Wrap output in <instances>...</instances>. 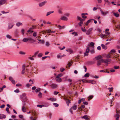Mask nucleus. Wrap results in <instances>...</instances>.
<instances>
[{"mask_svg": "<svg viewBox=\"0 0 120 120\" xmlns=\"http://www.w3.org/2000/svg\"><path fill=\"white\" fill-rule=\"evenodd\" d=\"M112 55L111 53L110 54H109L107 55L106 57L108 58H110Z\"/></svg>", "mask_w": 120, "mask_h": 120, "instance_id": "obj_35", "label": "nucleus"}, {"mask_svg": "<svg viewBox=\"0 0 120 120\" xmlns=\"http://www.w3.org/2000/svg\"><path fill=\"white\" fill-rule=\"evenodd\" d=\"M33 36L34 37H35L37 36V33L36 32H34L33 34Z\"/></svg>", "mask_w": 120, "mask_h": 120, "instance_id": "obj_51", "label": "nucleus"}, {"mask_svg": "<svg viewBox=\"0 0 120 120\" xmlns=\"http://www.w3.org/2000/svg\"><path fill=\"white\" fill-rule=\"evenodd\" d=\"M53 104L55 105V107H57L59 105L58 104L56 103H53Z\"/></svg>", "mask_w": 120, "mask_h": 120, "instance_id": "obj_42", "label": "nucleus"}, {"mask_svg": "<svg viewBox=\"0 0 120 120\" xmlns=\"http://www.w3.org/2000/svg\"><path fill=\"white\" fill-rule=\"evenodd\" d=\"M60 71L61 72H63L65 70V69L64 68H60Z\"/></svg>", "mask_w": 120, "mask_h": 120, "instance_id": "obj_45", "label": "nucleus"}, {"mask_svg": "<svg viewBox=\"0 0 120 120\" xmlns=\"http://www.w3.org/2000/svg\"><path fill=\"white\" fill-rule=\"evenodd\" d=\"M22 25V24L20 22H18L16 24V25L17 26H21Z\"/></svg>", "mask_w": 120, "mask_h": 120, "instance_id": "obj_26", "label": "nucleus"}, {"mask_svg": "<svg viewBox=\"0 0 120 120\" xmlns=\"http://www.w3.org/2000/svg\"><path fill=\"white\" fill-rule=\"evenodd\" d=\"M60 19L64 21H67L68 20V18L65 16H62L60 18Z\"/></svg>", "mask_w": 120, "mask_h": 120, "instance_id": "obj_17", "label": "nucleus"}, {"mask_svg": "<svg viewBox=\"0 0 120 120\" xmlns=\"http://www.w3.org/2000/svg\"><path fill=\"white\" fill-rule=\"evenodd\" d=\"M6 37L9 39H10L11 38V36L9 34H7V35Z\"/></svg>", "mask_w": 120, "mask_h": 120, "instance_id": "obj_54", "label": "nucleus"}, {"mask_svg": "<svg viewBox=\"0 0 120 120\" xmlns=\"http://www.w3.org/2000/svg\"><path fill=\"white\" fill-rule=\"evenodd\" d=\"M101 46L103 49H106L107 48V47L106 46L102 44L101 45Z\"/></svg>", "mask_w": 120, "mask_h": 120, "instance_id": "obj_23", "label": "nucleus"}, {"mask_svg": "<svg viewBox=\"0 0 120 120\" xmlns=\"http://www.w3.org/2000/svg\"><path fill=\"white\" fill-rule=\"evenodd\" d=\"M109 30H105L103 32V34L105 36H109L110 33L108 32Z\"/></svg>", "mask_w": 120, "mask_h": 120, "instance_id": "obj_3", "label": "nucleus"}, {"mask_svg": "<svg viewBox=\"0 0 120 120\" xmlns=\"http://www.w3.org/2000/svg\"><path fill=\"white\" fill-rule=\"evenodd\" d=\"M40 90V88L37 89L35 90V92H38Z\"/></svg>", "mask_w": 120, "mask_h": 120, "instance_id": "obj_52", "label": "nucleus"}, {"mask_svg": "<svg viewBox=\"0 0 120 120\" xmlns=\"http://www.w3.org/2000/svg\"><path fill=\"white\" fill-rule=\"evenodd\" d=\"M56 99L55 98H52L51 100V101H56Z\"/></svg>", "mask_w": 120, "mask_h": 120, "instance_id": "obj_53", "label": "nucleus"}, {"mask_svg": "<svg viewBox=\"0 0 120 120\" xmlns=\"http://www.w3.org/2000/svg\"><path fill=\"white\" fill-rule=\"evenodd\" d=\"M16 86H22L21 84L19 83L18 84H17L16 85Z\"/></svg>", "mask_w": 120, "mask_h": 120, "instance_id": "obj_63", "label": "nucleus"}, {"mask_svg": "<svg viewBox=\"0 0 120 120\" xmlns=\"http://www.w3.org/2000/svg\"><path fill=\"white\" fill-rule=\"evenodd\" d=\"M37 27H36L35 26H33L32 27L30 28V30H32V29H36V28Z\"/></svg>", "mask_w": 120, "mask_h": 120, "instance_id": "obj_28", "label": "nucleus"}, {"mask_svg": "<svg viewBox=\"0 0 120 120\" xmlns=\"http://www.w3.org/2000/svg\"><path fill=\"white\" fill-rule=\"evenodd\" d=\"M55 79L58 82H61L62 79L61 78H57L56 77Z\"/></svg>", "mask_w": 120, "mask_h": 120, "instance_id": "obj_20", "label": "nucleus"}, {"mask_svg": "<svg viewBox=\"0 0 120 120\" xmlns=\"http://www.w3.org/2000/svg\"><path fill=\"white\" fill-rule=\"evenodd\" d=\"M92 20L91 19H90L88 20L87 22L86 23L85 25H86L87 26L88 25V23H89L90 22L91 20Z\"/></svg>", "mask_w": 120, "mask_h": 120, "instance_id": "obj_39", "label": "nucleus"}, {"mask_svg": "<svg viewBox=\"0 0 120 120\" xmlns=\"http://www.w3.org/2000/svg\"><path fill=\"white\" fill-rule=\"evenodd\" d=\"M105 36L103 33H101V37L102 38H103Z\"/></svg>", "mask_w": 120, "mask_h": 120, "instance_id": "obj_64", "label": "nucleus"}, {"mask_svg": "<svg viewBox=\"0 0 120 120\" xmlns=\"http://www.w3.org/2000/svg\"><path fill=\"white\" fill-rule=\"evenodd\" d=\"M83 104L85 105H87L88 104V102L86 101H85L83 102Z\"/></svg>", "mask_w": 120, "mask_h": 120, "instance_id": "obj_58", "label": "nucleus"}, {"mask_svg": "<svg viewBox=\"0 0 120 120\" xmlns=\"http://www.w3.org/2000/svg\"><path fill=\"white\" fill-rule=\"evenodd\" d=\"M22 110L23 112H26V109L25 106H22Z\"/></svg>", "mask_w": 120, "mask_h": 120, "instance_id": "obj_21", "label": "nucleus"}, {"mask_svg": "<svg viewBox=\"0 0 120 120\" xmlns=\"http://www.w3.org/2000/svg\"><path fill=\"white\" fill-rule=\"evenodd\" d=\"M13 26V25L12 24L10 23L9 24L8 28L9 29H10L12 28Z\"/></svg>", "mask_w": 120, "mask_h": 120, "instance_id": "obj_24", "label": "nucleus"}, {"mask_svg": "<svg viewBox=\"0 0 120 120\" xmlns=\"http://www.w3.org/2000/svg\"><path fill=\"white\" fill-rule=\"evenodd\" d=\"M90 51L89 49V47H87L86 51V52L84 53V56H86L88 55V53Z\"/></svg>", "mask_w": 120, "mask_h": 120, "instance_id": "obj_5", "label": "nucleus"}, {"mask_svg": "<svg viewBox=\"0 0 120 120\" xmlns=\"http://www.w3.org/2000/svg\"><path fill=\"white\" fill-rule=\"evenodd\" d=\"M64 99L66 101L67 105L68 106H69V104L71 102L70 100L68 99H67V98L66 97L64 98Z\"/></svg>", "mask_w": 120, "mask_h": 120, "instance_id": "obj_6", "label": "nucleus"}, {"mask_svg": "<svg viewBox=\"0 0 120 120\" xmlns=\"http://www.w3.org/2000/svg\"><path fill=\"white\" fill-rule=\"evenodd\" d=\"M45 32H47L49 35L50 33H54L55 32V31L52 30H44Z\"/></svg>", "mask_w": 120, "mask_h": 120, "instance_id": "obj_16", "label": "nucleus"}, {"mask_svg": "<svg viewBox=\"0 0 120 120\" xmlns=\"http://www.w3.org/2000/svg\"><path fill=\"white\" fill-rule=\"evenodd\" d=\"M53 12H54L53 11L49 12L47 13L46 15L47 16H48V15H49L51 14L52 13H53Z\"/></svg>", "mask_w": 120, "mask_h": 120, "instance_id": "obj_34", "label": "nucleus"}, {"mask_svg": "<svg viewBox=\"0 0 120 120\" xmlns=\"http://www.w3.org/2000/svg\"><path fill=\"white\" fill-rule=\"evenodd\" d=\"M87 35H89L91 33V30H82Z\"/></svg>", "mask_w": 120, "mask_h": 120, "instance_id": "obj_11", "label": "nucleus"}, {"mask_svg": "<svg viewBox=\"0 0 120 120\" xmlns=\"http://www.w3.org/2000/svg\"><path fill=\"white\" fill-rule=\"evenodd\" d=\"M113 89V88L111 87V88H108V89L109 90V91L110 92H111L112 91Z\"/></svg>", "mask_w": 120, "mask_h": 120, "instance_id": "obj_49", "label": "nucleus"}, {"mask_svg": "<svg viewBox=\"0 0 120 120\" xmlns=\"http://www.w3.org/2000/svg\"><path fill=\"white\" fill-rule=\"evenodd\" d=\"M25 64L23 65L22 66V74H24L25 73Z\"/></svg>", "mask_w": 120, "mask_h": 120, "instance_id": "obj_14", "label": "nucleus"}, {"mask_svg": "<svg viewBox=\"0 0 120 120\" xmlns=\"http://www.w3.org/2000/svg\"><path fill=\"white\" fill-rule=\"evenodd\" d=\"M111 60L109 59H107L105 60L103 59V62L105 63L108 64V62H110L111 61Z\"/></svg>", "mask_w": 120, "mask_h": 120, "instance_id": "obj_7", "label": "nucleus"}, {"mask_svg": "<svg viewBox=\"0 0 120 120\" xmlns=\"http://www.w3.org/2000/svg\"><path fill=\"white\" fill-rule=\"evenodd\" d=\"M37 107H38L42 108V107H43V105H37Z\"/></svg>", "mask_w": 120, "mask_h": 120, "instance_id": "obj_55", "label": "nucleus"}, {"mask_svg": "<svg viewBox=\"0 0 120 120\" xmlns=\"http://www.w3.org/2000/svg\"><path fill=\"white\" fill-rule=\"evenodd\" d=\"M100 11L101 13L102 14L104 15L105 16L107 14H108L109 13V12L108 11H106L104 12L101 9H100Z\"/></svg>", "mask_w": 120, "mask_h": 120, "instance_id": "obj_4", "label": "nucleus"}, {"mask_svg": "<svg viewBox=\"0 0 120 120\" xmlns=\"http://www.w3.org/2000/svg\"><path fill=\"white\" fill-rule=\"evenodd\" d=\"M115 50L114 49H113L111 50L110 51V53H115Z\"/></svg>", "mask_w": 120, "mask_h": 120, "instance_id": "obj_40", "label": "nucleus"}, {"mask_svg": "<svg viewBox=\"0 0 120 120\" xmlns=\"http://www.w3.org/2000/svg\"><path fill=\"white\" fill-rule=\"evenodd\" d=\"M113 14L116 17H118L119 16V15L118 14L114 13Z\"/></svg>", "mask_w": 120, "mask_h": 120, "instance_id": "obj_36", "label": "nucleus"}, {"mask_svg": "<svg viewBox=\"0 0 120 120\" xmlns=\"http://www.w3.org/2000/svg\"><path fill=\"white\" fill-rule=\"evenodd\" d=\"M94 44V43L93 42H91L90 43V45L92 46H93Z\"/></svg>", "mask_w": 120, "mask_h": 120, "instance_id": "obj_62", "label": "nucleus"}, {"mask_svg": "<svg viewBox=\"0 0 120 120\" xmlns=\"http://www.w3.org/2000/svg\"><path fill=\"white\" fill-rule=\"evenodd\" d=\"M119 112L120 113V110L119 111H118L117 110L116 111V114L115 115V117H116V120H118L120 115L119 114H118V113Z\"/></svg>", "mask_w": 120, "mask_h": 120, "instance_id": "obj_2", "label": "nucleus"}, {"mask_svg": "<svg viewBox=\"0 0 120 120\" xmlns=\"http://www.w3.org/2000/svg\"><path fill=\"white\" fill-rule=\"evenodd\" d=\"M42 53H39L38 55V57H41L42 56Z\"/></svg>", "mask_w": 120, "mask_h": 120, "instance_id": "obj_43", "label": "nucleus"}, {"mask_svg": "<svg viewBox=\"0 0 120 120\" xmlns=\"http://www.w3.org/2000/svg\"><path fill=\"white\" fill-rule=\"evenodd\" d=\"M14 92L16 93H19V91L18 89H17L14 90Z\"/></svg>", "mask_w": 120, "mask_h": 120, "instance_id": "obj_61", "label": "nucleus"}, {"mask_svg": "<svg viewBox=\"0 0 120 120\" xmlns=\"http://www.w3.org/2000/svg\"><path fill=\"white\" fill-rule=\"evenodd\" d=\"M31 84H27L26 85V86L27 88H28L30 86H31Z\"/></svg>", "mask_w": 120, "mask_h": 120, "instance_id": "obj_47", "label": "nucleus"}, {"mask_svg": "<svg viewBox=\"0 0 120 120\" xmlns=\"http://www.w3.org/2000/svg\"><path fill=\"white\" fill-rule=\"evenodd\" d=\"M9 79L11 81L12 83L15 84V81L11 77H9Z\"/></svg>", "mask_w": 120, "mask_h": 120, "instance_id": "obj_12", "label": "nucleus"}, {"mask_svg": "<svg viewBox=\"0 0 120 120\" xmlns=\"http://www.w3.org/2000/svg\"><path fill=\"white\" fill-rule=\"evenodd\" d=\"M103 59H101L97 61V65L98 66H99L101 65V62H103Z\"/></svg>", "mask_w": 120, "mask_h": 120, "instance_id": "obj_13", "label": "nucleus"}, {"mask_svg": "<svg viewBox=\"0 0 120 120\" xmlns=\"http://www.w3.org/2000/svg\"><path fill=\"white\" fill-rule=\"evenodd\" d=\"M77 105H75L73 106L71 108L74 110H75L76 109H77Z\"/></svg>", "mask_w": 120, "mask_h": 120, "instance_id": "obj_30", "label": "nucleus"}, {"mask_svg": "<svg viewBox=\"0 0 120 120\" xmlns=\"http://www.w3.org/2000/svg\"><path fill=\"white\" fill-rule=\"evenodd\" d=\"M81 15H82V17L83 18L85 19L87 17L85 15V14L84 13H82Z\"/></svg>", "mask_w": 120, "mask_h": 120, "instance_id": "obj_32", "label": "nucleus"}, {"mask_svg": "<svg viewBox=\"0 0 120 120\" xmlns=\"http://www.w3.org/2000/svg\"><path fill=\"white\" fill-rule=\"evenodd\" d=\"M100 72H104L105 73H109V72L107 71V70H101L100 71Z\"/></svg>", "mask_w": 120, "mask_h": 120, "instance_id": "obj_25", "label": "nucleus"}, {"mask_svg": "<svg viewBox=\"0 0 120 120\" xmlns=\"http://www.w3.org/2000/svg\"><path fill=\"white\" fill-rule=\"evenodd\" d=\"M72 34L74 35L75 36H76L77 35V33L76 32H73L72 33Z\"/></svg>", "mask_w": 120, "mask_h": 120, "instance_id": "obj_41", "label": "nucleus"}, {"mask_svg": "<svg viewBox=\"0 0 120 120\" xmlns=\"http://www.w3.org/2000/svg\"><path fill=\"white\" fill-rule=\"evenodd\" d=\"M43 105V107H47L49 106V105L48 103H46L45 104Z\"/></svg>", "mask_w": 120, "mask_h": 120, "instance_id": "obj_38", "label": "nucleus"}, {"mask_svg": "<svg viewBox=\"0 0 120 120\" xmlns=\"http://www.w3.org/2000/svg\"><path fill=\"white\" fill-rule=\"evenodd\" d=\"M49 57V56H45L43 57L41 59L42 60H43L45 59H46L47 57Z\"/></svg>", "mask_w": 120, "mask_h": 120, "instance_id": "obj_50", "label": "nucleus"}, {"mask_svg": "<svg viewBox=\"0 0 120 120\" xmlns=\"http://www.w3.org/2000/svg\"><path fill=\"white\" fill-rule=\"evenodd\" d=\"M28 41H30L31 43H32L35 41L32 38H28Z\"/></svg>", "mask_w": 120, "mask_h": 120, "instance_id": "obj_18", "label": "nucleus"}, {"mask_svg": "<svg viewBox=\"0 0 120 120\" xmlns=\"http://www.w3.org/2000/svg\"><path fill=\"white\" fill-rule=\"evenodd\" d=\"M19 54H21L24 55L25 54V52H22V51H20L19 52Z\"/></svg>", "mask_w": 120, "mask_h": 120, "instance_id": "obj_48", "label": "nucleus"}, {"mask_svg": "<svg viewBox=\"0 0 120 120\" xmlns=\"http://www.w3.org/2000/svg\"><path fill=\"white\" fill-rule=\"evenodd\" d=\"M104 1L108 3V4H110V2H109L108 0H104Z\"/></svg>", "mask_w": 120, "mask_h": 120, "instance_id": "obj_60", "label": "nucleus"}, {"mask_svg": "<svg viewBox=\"0 0 120 120\" xmlns=\"http://www.w3.org/2000/svg\"><path fill=\"white\" fill-rule=\"evenodd\" d=\"M57 27L59 28V30L63 29H64L65 28V26H61L59 25L57 26Z\"/></svg>", "mask_w": 120, "mask_h": 120, "instance_id": "obj_19", "label": "nucleus"}, {"mask_svg": "<svg viewBox=\"0 0 120 120\" xmlns=\"http://www.w3.org/2000/svg\"><path fill=\"white\" fill-rule=\"evenodd\" d=\"M28 41V38H24L22 40V41L24 42H26Z\"/></svg>", "mask_w": 120, "mask_h": 120, "instance_id": "obj_29", "label": "nucleus"}, {"mask_svg": "<svg viewBox=\"0 0 120 120\" xmlns=\"http://www.w3.org/2000/svg\"><path fill=\"white\" fill-rule=\"evenodd\" d=\"M21 100L23 102H25L26 101L27 99L26 95L24 94L21 95L20 96Z\"/></svg>", "mask_w": 120, "mask_h": 120, "instance_id": "obj_1", "label": "nucleus"}, {"mask_svg": "<svg viewBox=\"0 0 120 120\" xmlns=\"http://www.w3.org/2000/svg\"><path fill=\"white\" fill-rule=\"evenodd\" d=\"M46 3V1H45L43 2H42L41 3H40L39 4V6L40 7H41L44 5Z\"/></svg>", "mask_w": 120, "mask_h": 120, "instance_id": "obj_15", "label": "nucleus"}, {"mask_svg": "<svg viewBox=\"0 0 120 120\" xmlns=\"http://www.w3.org/2000/svg\"><path fill=\"white\" fill-rule=\"evenodd\" d=\"M63 75V74L62 73H60L58 74L56 77L57 78H60Z\"/></svg>", "mask_w": 120, "mask_h": 120, "instance_id": "obj_31", "label": "nucleus"}, {"mask_svg": "<svg viewBox=\"0 0 120 120\" xmlns=\"http://www.w3.org/2000/svg\"><path fill=\"white\" fill-rule=\"evenodd\" d=\"M6 110L7 111V113H8V114L10 113V112L9 110V108L8 107L6 108Z\"/></svg>", "mask_w": 120, "mask_h": 120, "instance_id": "obj_46", "label": "nucleus"}, {"mask_svg": "<svg viewBox=\"0 0 120 120\" xmlns=\"http://www.w3.org/2000/svg\"><path fill=\"white\" fill-rule=\"evenodd\" d=\"M6 116L3 114H1L0 115V119L5 118Z\"/></svg>", "mask_w": 120, "mask_h": 120, "instance_id": "obj_22", "label": "nucleus"}, {"mask_svg": "<svg viewBox=\"0 0 120 120\" xmlns=\"http://www.w3.org/2000/svg\"><path fill=\"white\" fill-rule=\"evenodd\" d=\"M50 44L48 42H46L45 43V45L47 47H49V46Z\"/></svg>", "mask_w": 120, "mask_h": 120, "instance_id": "obj_37", "label": "nucleus"}, {"mask_svg": "<svg viewBox=\"0 0 120 120\" xmlns=\"http://www.w3.org/2000/svg\"><path fill=\"white\" fill-rule=\"evenodd\" d=\"M82 21H80V22L79 23V26H81L82 25Z\"/></svg>", "mask_w": 120, "mask_h": 120, "instance_id": "obj_57", "label": "nucleus"}, {"mask_svg": "<svg viewBox=\"0 0 120 120\" xmlns=\"http://www.w3.org/2000/svg\"><path fill=\"white\" fill-rule=\"evenodd\" d=\"M89 76L90 74H89V73H87L85 75L84 77H89Z\"/></svg>", "mask_w": 120, "mask_h": 120, "instance_id": "obj_33", "label": "nucleus"}, {"mask_svg": "<svg viewBox=\"0 0 120 120\" xmlns=\"http://www.w3.org/2000/svg\"><path fill=\"white\" fill-rule=\"evenodd\" d=\"M53 89H55L57 87V85L53 83L50 86Z\"/></svg>", "mask_w": 120, "mask_h": 120, "instance_id": "obj_9", "label": "nucleus"}, {"mask_svg": "<svg viewBox=\"0 0 120 120\" xmlns=\"http://www.w3.org/2000/svg\"><path fill=\"white\" fill-rule=\"evenodd\" d=\"M77 18L79 20H80V21H81L82 18L81 17H80L79 16H77Z\"/></svg>", "mask_w": 120, "mask_h": 120, "instance_id": "obj_59", "label": "nucleus"}, {"mask_svg": "<svg viewBox=\"0 0 120 120\" xmlns=\"http://www.w3.org/2000/svg\"><path fill=\"white\" fill-rule=\"evenodd\" d=\"M38 96L39 97L41 98L42 97V94L41 92H40L38 94Z\"/></svg>", "mask_w": 120, "mask_h": 120, "instance_id": "obj_44", "label": "nucleus"}, {"mask_svg": "<svg viewBox=\"0 0 120 120\" xmlns=\"http://www.w3.org/2000/svg\"><path fill=\"white\" fill-rule=\"evenodd\" d=\"M57 57L58 59H59L60 58H61L62 57V56H60L59 55H57Z\"/></svg>", "mask_w": 120, "mask_h": 120, "instance_id": "obj_56", "label": "nucleus"}, {"mask_svg": "<svg viewBox=\"0 0 120 120\" xmlns=\"http://www.w3.org/2000/svg\"><path fill=\"white\" fill-rule=\"evenodd\" d=\"M82 118L85 119L86 120H88V116L87 115H85L83 116L82 117Z\"/></svg>", "mask_w": 120, "mask_h": 120, "instance_id": "obj_27", "label": "nucleus"}, {"mask_svg": "<svg viewBox=\"0 0 120 120\" xmlns=\"http://www.w3.org/2000/svg\"><path fill=\"white\" fill-rule=\"evenodd\" d=\"M102 57L100 55L94 58V60H99L102 58Z\"/></svg>", "mask_w": 120, "mask_h": 120, "instance_id": "obj_10", "label": "nucleus"}, {"mask_svg": "<svg viewBox=\"0 0 120 120\" xmlns=\"http://www.w3.org/2000/svg\"><path fill=\"white\" fill-rule=\"evenodd\" d=\"M7 1V0H0V6L5 4Z\"/></svg>", "mask_w": 120, "mask_h": 120, "instance_id": "obj_8", "label": "nucleus"}]
</instances>
